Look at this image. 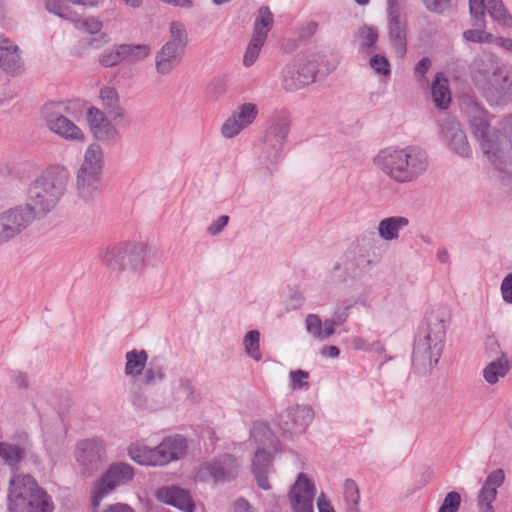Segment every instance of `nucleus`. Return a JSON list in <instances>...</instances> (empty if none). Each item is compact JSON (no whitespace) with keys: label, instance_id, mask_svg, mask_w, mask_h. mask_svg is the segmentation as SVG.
Segmentation results:
<instances>
[{"label":"nucleus","instance_id":"nucleus-1","mask_svg":"<svg viewBox=\"0 0 512 512\" xmlns=\"http://www.w3.org/2000/svg\"><path fill=\"white\" fill-rule=\"evenodd\" d=\"M471 133L487 161L504 172L512 164V113L496 117L475 106L469 116Z\"/></svg>","mask_w":512,"mask_h":512},{"label":"nucleus","instance_id":"nucleus-26","mask_svg":"<svg viewBox=\"0 0 512 512\" xmlns=\"http://www.w3.org/2000/svg\"><path fill=\"white\" fill-rule=\"evenodd\" d=\"M32 443L27 433L17 435L16 442H0V458L10 467H15L21 462L31 449Z\"/></svg>","mask_w":512,"mask_h":512},{"label":"nucleus","instance_id":"nucleus-2","mask_svg":"<svg viewBox=\"0 0 512 512\" xmlns=\"http://www.w3.org/2000/svg\"><path fill=\"white\" fill-rule=\"evenodd\" d=\"M373 164L396 184L415 182L429 166L425 150L417 146H389L378 151Z\"/></svg>","mask_w":512,"mask_h":512},{"label":"nucleus","instance_id":"nucleus-18","mask_svg":"<svg viewBox=\"0 0 512 512\" xmlns=\"http://www.w3.org/2000/svg\"><path fill=\"white\" fill-rule=\"evenodd\" d=\"M237 470L236 458L231 454H224L214 461L204 463L199 468L196 477L200 481L211 479L218 483L234 478Z\"/></svg>","mask_w":512,"mask_h":512},{"label":"nucleus","instance_id":"nucleus-49","mask_svg":"<svg viewBox=\"0 0 512 512\" xmlns=\"http://www.w3.org/2000/svg\"><path fill=\"white\" fill-rule=\"evenodd\" d=\"M165 373L161 366H154L152 363L145 370L143 376V382L146 385H153L158 381L164 379Z\"/></svg>","mask_w":512,"mask_h":512},{"label":"nucleus","instance_id":"nucleus-17","mask_svg":"<svg viewBox=\"0 0 512 512\" xmlns=\"http://www.w3.org/2000/svg\"><path fill=\"white\" fill-rule=\"evenodd\" d=\"M388 36L396 54L403 57L407 51L406 15L400 0H387Z\"/></svg>","mask_w":512,"mask_h":512},{"label":"nucleus","instance_id":"nucleus-61","mask_svg":"<svg viewBox=\"0 0 512 512\" xmlns=\"http://www.w3.org/2000/svg\"><path fill=\"white\" fill-rule=\"evenodd\" d=\"M495 44L512 53V39L505 37H498L495 40Z\"/></svg>","mask_w":512,"mask_h":512},{"label":"nucleus","instance_id":"nucleus-13","mask_svg":"<svg viewBox=\"0 0 512 512\" xmlns=\"http://www.w3.org/2000/svg\"><path fill=\"white\" fill-rule=\"evenodd\" d=\"M134 476V468L127 463L118 462L110 465L95 485L92 496L93 509L96 510L102 499L117 487L130 483Z\"/></svg>","mask_w":512,"mask_h":512},{"label":"nucleus","instance_id":"nucleus-59","mask_svg":"<svg viewBox=\"0 0 512 512\" xmlns=\"http://www.w3.org/2000/svg\"><path fill=\"white\" fill-rule=\"evenodd\" d=\"M234 512H253L248 501L245 499H238L234 503Z\"/></svg>","mask_w":512,"mask_h":512},{"label":"nucleus","instance_id":"nucleus-32","mask_svg":"<svg viewBox=\"0 0 512 512\" xmlns=\"http://www.w3.org/2000/svg\"><path fill=\"white\" fill-rule=\"evenodd\" d=\"M102 104L113 120L124 119L126 111L119 105V94L113 87H103L100 90Z\"/></svg>","mask_w":512,"mask_h":512},{"label":"nucleus","instance_id":"nucleus-34","mask_svg":"<svg viewBox=\"0 0 512 512\" xmlns=\"http://www.w3.org/2000/svg\"><path fill=\"white\" fill-rule=\"evenodd\" d=\"M125 243L109 246L99 254L101 262L112 270L123 271Z\"/></svg>","mask_w":512,"mask_h":512},{"label":"nucleus","instance_id":"nucleus-63","mask_svg":"<svg viewBox=\"0 0 512 512\" xmlns=\"http://www.w3.org/2000/svg\"><path fill=\"white\" fill-rule=\"evenodd\" d=\"M340 354V350L337 346H327L323 348L322 355L329 358H336Z\"/></svg>","mask_w":512,"mask_h":512},{"label":"nucleus","instance_id":"nucleus-40","mask_svg":"<svg viewBox=\"0 0 512 512\" xmlns=\"http://www.w3.org/2000/svg\"><path fill=\"white\" fill-rule=\"evenodd\" d=\"M358 34L361 38L360 50L365 54H370L375 48L379 38L377 28L373 26H363L359 29Z\"/></svg>","mask_w":512,"mask_h":512},{"label":"nucleus","instance_id":"nucleus-29","mask_svg":"<svg viewBox=\"0 0 512 512\" xmlns=\"http://www.w3.org/2000/svg\"><path fill=\"white\" fill-rule=\"evenodd\" d=\"M22 65L18 46L0 34V67L7 73H16Z\"/></svg>","mask_w":512,"mask_h":512},{"label":"nucleus","instance_id":"nucleus-39","mask_svg":"<svg viewBox=\"0 0 512 512\" xmlns=\"http://www.w3.org/2000/svg\"><path fill=\"white\" fill-rule=\"evenodd\" d=\"M343 488L345 512H360V492L356 482L352 479H346Z\"/></svg>","mask_w":512,"mask_h":512},{"label":"nucleus","instance_id":"nucleus-16","mask_svg":"<svg viewBox=\"0 0 512 512\" xmlns=\"http://www.w3.org/2000/svg\"><path fill=\"white\" fill-rule=\"evenodd\" d=\"M36 218L26 205L16 206L0 214V244L21 234Z\"/></svg>","mask_w":512,"mask_h":512},{"label":"nucleus","instance_id":"nucleus-30","mask_svg":"<svg viewBox=\"0 0 512 512\" xmlns=\"http://www.w3.org/2000/svg\"><path fill=\"white\" fill-rule=\"evenodd\" d=\"M124 270L141 271L145 267V259L149 248L141 242L125 243Z\"/></svg>","mask_w":512,"mask_h":512},{"label":"nucleus","instance_id":"nucleus-50","mask_svg":"<svg viewBox=\"0 0 512 512\" xmlns=\"http://www.w3.org/2000/svg\"><path fill=\"white\" fill-rule=\"evenodd\" d=\"M306 330L313 337L320 339L323 322L316 314H308L305 320Z\"/></svg>","mask_w":512,"mask_h":512},{"label":"nucleus","instance_id":"nucleus-60","mask_svg":"<svg viewBox=\"0 0 512 512\" xmlns=\"http://www.w3.org/2000/svg\"><path fill=\"white\" fill-rule=\"evenodd\" d=\"M105 512H134V510L128 504L116 503L111 505Z\"/></svg>","mask_w":512,"mask_h":512},{"label":"nucleus","instance_id":"nucleus-12","mask_svg":"<svg viewBox=\"0 0 512 512\" xmlns=\"http://www.w3.org/2000/svg\"><path fill=\"white\" fill-rule=\"evenodd\" d=\"M63 108L61 103H49L44 106L43 117L46 127L66 141L84 142V132L63 114Z\"/></svg>","mask_w":512,"mask_h":512},{"label":"nucleus","instance_id":"nucleus-47","mask_svg":"<svg viewBox=\"0 0 512 512\" xmlns=\"http://www.w3.org/2000/svg\"><path fill=\"white\" fill-rule=\"evenodd\" d=\"M461 504V496L456 491L448 492L438 509V512H458Z\"/></svg>","mask_w":512,"mask_h":512},{"label":"nucleus","instance_id":"nucleus-22","mask_svg":"<svg viewBox=\"0 0 512 512\" xmlns=\"http://www.w3.org/2000/svg\"><path fill=\"white\" fill-rule=\"evenodd\" d=\"M313 418L314 412L310 406L296 405L281 414L280 427L284 433L301 434L305 432Z\"/></svg>","mask_w":512,"mask_h":512},{"label":"nucleus","instance_id":"nucleus-43","mask_svg":"<svg viewBox=\"0 0 512 512\" xmlns=\"http://www.w3.org/2000/svg\"><path fill=\"white\" fill-rule=\"evenodd\" d=\"M264 43L263 39L251 37L243 57L245 67H250L256 62Z\"/></svg>","mask_w":512,"mask_h":512},{"label":"nucleus","instance_id":"nucleus-24","mask_svg":"<svg viewBox=\"0 0 512 512\" xmlns=\"http://www.w3.org/2000/svg\"><path fill=\"white\" fill-rule=\"evenodd\" d=\"M504 481L503 469L499 468L489 473L477 497L479 512H495L493 502L497 497V489L503 485Z\"/></svg>","mask_w":512,"mask_h":512},{"label":"nucleus","instance_id":"nucleus-64","mask_svg":"<svg viewBox=\"0 0 512 512\" xmlns=\"http://www.w3.org/2000/svg\"><path fill=\"white\" fill-rule=\"evenodd\" d=\"M353 347L357 350H367L369 345L366 340L361 337H356L352 341Z\"/></svg>","mask_w":512,"mask_h":512},{"label":"nucleus","instance_id":"nucleus-45","mask_svg":"<svg viewBox=\"0 0 512 512\" xmlns=\"http://www.w3.org/2000/svg\"><path fill=\"white\" fill-rule=\"evenodd\" d=\"M369 65L379 75L389 76L391 74L390 63L384 55H373L369 60Z\"/></svg>","mask_w":512,"mask_h":512},{"label":"nucleus","instance_id":"nucleus-58","mask_svg":"<svg viewBox=\"0 0 512 512\" xmlns=\"http://www.w3.org/2000/svg\"><path fill=\"white\" fill-rule=\"evenodd\" d=\"M163 3L170 4L180 8L190 9L193 7L194 3L192 0H160Z\"/></svg>","mask_w":512,"mask_h":512},{"label":"nucleus","instance_id":"nucleus-55","mask_svg":"<svg viewBox=\"0 0 512 512\" xmlns=\"http://www.w3.org/2000/svg\"><path fill=\"white\" fill-rule=\"evenodd\" d=\"M317 507L319 512H335L334 507L324 493H321L318 497Z\"/></svg>","mask_w":512,"mask_h":512},{"label":"nucleus","instance_id":"nucleus-25","mask_svg":"<svg viewBox=\"0 0 512 512\" xmlns=\"http://www.w3.org/2000/svg\"><path fill=\"white\" fill-rule=\"evenodd\" d=\"M87 121L91 132L101 141H114L119 133L105 114L96 107H90L87 112Z\"/></svg>","mask_w":512,"mask_h":512},{"label":"nucleus","instance_id":"nucleus-57","mask_svg":"<svg viewBox=\"0 0 512 512\" xmlns=\"http://www.w3.org/2000/svg\"><path fill=\"white\" fill-rule=\"evenodd\" d=\"M348 317V308L336 311L330 318L336 326L342 325Z\"/></svg>","mask_w":512,"mask_h":512},{"label":"nucleus","instance_id":"nucleus-5","mask_svg":"<svg viewBox=\"0 0 512 512\" xmlns=\"http://www.w3.org/2000/svg\"><path fill=\"white\" fill-rule=\"evenodd\" d=\"M338 65L337 54L330 50H319L308 54L282 70V85L286 91H297L314 83L318 77H326Z\"/></svg>","mask_w":512,"mask_h":512},{"label":"nucleus","instance_id":"nucleus-51","mask_svg":"<svg viewBox=\"0 0 512 512\" xmlns=\"http://www.w3.org/2000/svg\"><path fill=\"white\" fill-rule=\"evenodd\" d=\"M425 8L434 13L441 14L452 8L453 0H421Z\"/></svg>","mask_w":512,"mask_h":512},{"label":"nucleus","instance_id":"nucleus-44","mask_svg":"<svg viewBox=\"0 0 512 512\" xmlns=\"http://www.w3.org/2000/svg\"><path fill=\"white\" fill-rule=\"evenodd\" d=\"M46 9L58 17L69 20L72 19L73 12L64 5L62 0H46Z\"/></svg>","mask_w":512,"mask_h":512},{"label":"nucleus","instance_id":"nucleus-62","mask_svg":"<svg viewBox=\"0 0 512 512\" xmlns=\"http://www.w3.org/2000/svg\"><path fill=\"white\" fill-rule=\"evenodd\" d=\"M14 382L19 388H26L28 386L27 375L22 372L15 373Z\"/></svg>","mask_w":512,"mask_h":512},{"label":"nucleus","instance_id":"nucleus-8","mask_svg":"<svg viewBox=\"0 0 512 512\" xmlns=\"http://www.w3.org/2000/svg\"><path fill=\"white\" fill-rule=\"evenodd\" d=\"M186 449V440L177 435L165 438L154 448L139 443L131 444L128 447V455L140 465L164 466L183 457Z\"/></svg>","mask_w":512,"mask_h":512},{"label":"nucleus","instance_id":"nucleus-23","mask_svg":"<svg viewBox=\"0 0 512 512\" xmlns=\"http://www.w3.org/2000/svg\"><path fill=\"white\" fill-rule=\"evenodd\" d=\"M442 138L447 143L449 149L463 158L472 156V149L467 136L460 124L454 120H447L442 124Z\"/></svg>","mask_w":512,"mask_h":512},{"label":"nucleus","instance_id":"nucleus-35","mask_svg":"<svg viewBox=\"0 0 512 512\" xmlns=\"http://www.w3.org/2000/svg\"><path fill=\"white\" fill-rule=\"evenodd\" d=\"M273 26V14L266 6H262L258 10L257 17L254 21L252 37L263 39L266 41L267 35Z\"/></svg>","mask_w":512,"mask_h":512},{"label":"nucleus","instance_id":"nucleus-36","mask_svg":"<svg viewBox=\"0 0 512 512\" xmlns=\"http://www.w3.org/2000/svg\"><path fill=\"white\" fill-rule=\"evenodd\" d=\"M122 62L136 63L147 58L151 48L147 44H121L119 45Z\"/></svg>","mask_w":512,"mask_h":512},{"label":"nucleus","instance_id":"nucleus-48","mask_svg":"<svg viewBox=\"0 0 512 512\" xmlns=\"http://www.w3.org/2000/svg\"><path fill=\"white\" fill-rule=\"evenodd\" d=\"M289 377L292 390H300L309 387V373L307 371L301 369L293 370L290 372Z\"/></svg>","mask_w":512,"mask_h":512},{"label":"nucleus","instance_id":"nucleus-56","mask_svg":"<svg viewBox=\"0 0 512 512\" xmlns=\"http://www.w3.org/2000/svg\"><path fill=\"white\" fill-rule=\"evenodd\" d=\"M324 328H322V333L320 339H327L335 333L336 325L333 323L331 319H326L323 323Z\"/></svg>","mask_w":512,"mask_h":512},{"label":"nucleus","instance_id":"nucleus-33","mask_svg":"<svg viewBox=\"0 0 512 512\" xmlns=\"http://www.w3.org/2000/svg\"><path fill=\"white\" fill-rule=\"evenodd\" d=\"M431 95L436 107L440 109L448 108L451 102V92L448 80L442 73H437L431 86Z\"/></svg>","mask_w":512,"mask_h":512},{"label":"nucleus","instance_id":"nucleus-11","mask_svg":"<svg viewBox=\"0 0 512 512\" xmlns=\"http://www.w3.org/2000/svg\"><path fill=\"white\" fill-rule=\"evenodd\" d=\"M251 435L259 444L252 461V472L257 484L264 490L271 488L268 474L272 472V454L266 451V447L273 446L274 436L269 426L264 422L253 424Z\"/></svg>","mask_w":512,"mask_h":512},{"label":"nucleus","instance_id":"nucleus-38","mask_svg":"<svg viewBox=\"0 0 512 512\" xmlns=\"http://www.w3.org/2000/svg\"><path fill=\"white\" fill-rule=\"evenodd\" d=\"M509 369L510 367L507 359L501 357L490 362L483 369V377L487 383L493 385L497 383L500 378L504 377L508 373Z\"/></svg>","mask_w":512,"mask_h":512},{"label":"nucleus","instance_id":"nucleus-15","mask_svg":"<svg viewBox=\"0 0 512 512\" xmlns=\"http://www.w3.org/2000/svg\"><path fill=\"white\" fill-rule=\"evenodd\" d=\"M490 105L512 102V69L502 65L494 70L491 80L480 91Z\"/></svg>","mask_w":512,"mask_h":512},{"label":"nucleus","instance_id":"nucleus-37","mask_svg":"<svg viewBox=\"0 0 512 512\" xmlns=\"http://www.w3.org/2000/svg\"><path fill=\"white\" fill-rule=\"evenodd\" d=\"M148 355L145 350H131L126 353L125 374L131 377L139 376L146 365Z\"/></svg>","mask_w":512,"mask_h":512},{"label":"nucleus","instance_id":"nucleus-27","mask_svg":"<svg viewBox=\"0 0 512 512\" xmlns=\"http://www.w3.org/2000/svg\"><path fill=\"white\" fill-rule=\"evenodd\" d=\"M495 56L485 54L476 57L470 65V75L473 83L479 91L491 80L496 68L501 67Z\"/></svg>","mask_w":512,"mask_h":512},{"label":"nucleus","instance_id":"nucleus-9","mask_svg":"<svg viewBox=\"0 0 512 512\" xmlns=\"http://www.w3.org/2000/svg\"><path fill=\"white\" fill-rule=\"evenodd\" d=\"M187 44L188 35L185 26L178 21L171 22L169 40L155 55L156 72L161 76L171 74L180 65Z\"/></svg>","mask_w":512,"mask_h":512},{"label":"nucleus","instance_id":"nucleus-14","mask_svg":"<svg viewBox=\"0 0 512 512\" xmlns=\"http://www.w3.org/2000/svg\"><path fill=\"white\" fill-rule=\"evenodd\" d=\"M290 122V115L285 110H281L273 116L264 140L266 162L274 164L280 158L289 134Z\"/></svg>","mask_w":512,"mask_h":512},{"label":"nucleus","instance_id":"nucleus-53","mask_svg":"<svg viewBox=\"0 0 512 512\" xmlns=\"http://www.w3.org/2000/svg\"><path fill=\"white\" fill-rule=\"evenodd\" d=\"M501 294L506 303L512 304V273H509L503 279L501 283Z\"/></svg>","mask_w":512,"mask_h":512},{"label":"nucleus","instance_id":"nucleus-54","mask_svg":"<svg viewBox=\"0 0 512 512\" xmlns=\"http://www.w3.org/2000/svg\"><path fill=\"white\" fill-rule=\"evenodd\" d=\"M228 222H229V216L222 215V216L218 217L216 220H214L209 225L207 230L213 236L218 235L219 233L222 232V230L228 224Z\"/></svg>","mask_w":512,"mask_h":512},{"label":"nucleus","instance_id":"nucleus-52","mask_svg":"<svg viewBox=\"0 0 512 512\" xmlns=\"http://www.w3.org/2000/svg\"><path fill=\"white\" fill-rule=\"evenodd\" d=\"M431 67V60L428 57H423L414 68L415 78L419 82H426L425 74Z\"/></svg>","mask_w":512,"mask_h":512},{"label":"nucleus","instance_id":"nucleus-46","mask_svg":"<svg viewBox=\"0 0 512 512\" xmlns=\"http://www.w3.org/2000/svg\"><path fill=\"white\" fill-rule=\"evenodd\" d=\"M99 61L104 67H113L122 62L119 45L111 49H105L101 53Z\"/></svg>","mask_w":512,"mask_h":512},{"label":"nucleus","instance_id":"nucleus-4","mask_svg":"<svg viewBox=\"0 0 512 512\" xmlns=\"http://www.w3.org/2000/svg\"><path fill=\"white\" fill-rule=\"evenodd\" d=\"M447 313L442 308L432 309L425 315L414 339V363L434 367L443 352L446 338Z\"/></svg>","mask_w":512,"mask_h":512},{"label":"nucleus","instance_id":"nucleus-10","mask_svg":"<svg viewBox=\"0 0 512 512\" xmlns=\"http://www.w3.org/2000/svg\"><path fill=\"white\" fill-rule=\"evenodd\" d=\"M471 25L474 29L464 31L463 38L474 43H483V29L486 28V11L502 25H509L510 17L502 0H469Z\"/></svg>","mask_w":512,"mask_h":512},{"label":"nucleus","instance_id":"nucleus-42","mask_svg":"<svg viewBox=\"0 0 512 512\" xmlns=\"http://www.w3.org/2000/svg\"><path fill=\"white\" fill-rule=\"evenodd\" d=\"M260 333L257 330L249 331L244 337V346L247 355L255 361L262 359V354L259 347Z\"/></svg>","mask_w":512,"mask_h":512},{"label":"nucleus","instance_id":"nucleus-6","mask_svg":"<svg viewBox=\"0 0 512 512\" xmlns=\"http://www.w3.org/2000/svg\"><path fill=\"white\" fill-rule=\"evenodd\" d=\"M12 512H53L51 497L29 474H17L10 480L8 493Z\"/></svg>","mask_w":512,"mask_h":512},{"label":"nucleus","instance_id":"nucleus-7","mask_svg":"<svg viewBox=\"0 0 512 512\" xmlns=\"http://www.w3.org/2000/svg\"><path fill=\"white\" fill-rule=\"evenodd\" d=\"M103 150L98 144H90L76 172L75 193L78 199L90 203L102 192Z\"/></svg>","mask_w":512,"mask_h":512},{"label":"nucleus","instance_id":"nucleus-41","mask_svg":"<svg viewBox=\"0 0 512 512\" xmlns=\"http://www.w3.org/2000/svg\"><path fill=\"white\" fill-rule=\"evenodd\" d=\"M70 21L74 24L75 28L78 30H82L89 34H99L103 25L100 20L94 17L81 18L78 17L75 13L72 16Z\"/></svg>","mask_w":512,"mask_h":512},{"label":"nucleus","instance_id":"nucleus-3","mask_svg":"<svg viewBox=\"0 0 512 512\" xmlns=\"http://www.w3.org/2000/svg\"><path fill=\"white\" fill-rule=\"evenodd\" d=\"M69 182L70 172L67 167H48L30 184L25 205L36 217L46 216L64 196Z\"/></svg>","mask_w":512,"mask_h":512},{"label":"nucleus","instance_id":"nucleus-21","mask_svg":"<svg viewBox=\"0 0 512 512\" xmlns=\"http://www.w3.org/2000/svg\"><path fill=\"white\" fill-rule=\"evenodd\" d=\"M315 485L306 474L300 473L292 486L289 499L294 512H314Z\"/></svg>","mask_w":512,"mask_h":512},{"label":"nucleus","instance_id":"nucleus-20","mask_svg":"<svg viewBox=\"0 0 512 512\" xmlns=\"http://www.w3.org/2000/svg\"><path fill=\"white\" fill-rule=\"evenodd\" d=\"M103 452V441L99 438L85 439L77 444L76 459L82 474L91 476L100 468Z\"/></svg>","mask_w":512,"mask_h":512},{"label":"nucleus","instance_id":"nucleus-28","mask_svg":"<svg viewBox=\"0 0 512 512\" xmlns=\"http://www.w3.org/2000/svg\"><path fill=\"white\" fill-rule=\"evenodd\" d=\"M156 496L160 501L184 512H193L195 509V504L189 491L180 487L168 486L159 488Z\"/></svg>","mask_w":512,"mask_h":512},{"label":"nucleus","instance_id":"nucleus-31","mask_svg":"<svg viewBox=\"0 0 512 512\" xmlns=\"http://www.w3.org/2000/svg\"><path fill=\"white\" fill-rule=\"evenodd\" d=\"M410 221L405 216L386 217L378 223L379 237L387 242L398 240L400 231L409 225Z\"/></svg>","mask_w":512,"mask_h":512},{"label":"nucleus","instance_id":"nucleus-19","mask_svg":"<svg viewBox=\"0 0 512 512\" xmlns=\"http://www.w3.org/2000/svg\"><path fill=\"white\" fill-rule=\"evenodd\" d=\"M258 113V107L254 103L247 102L239 105L222 124V136L226 139L236 137L255 121Z\"/></svg>","mask_w":512,"mask_h":512}]
</instances>
